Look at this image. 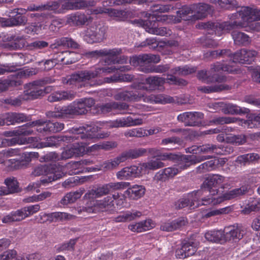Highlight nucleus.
<instances>
[{
	"instance_id": "1",
	"label": "nucleus",
	"mask_w": 260,
	"mask_h": 260,
	"mask_svg": "<svg viewBox=\"0 0 260 260\" xmlns=\"http://www.w3.org/2000/svg\"><path fill=\"white\" fill-rule=\"evenodd\" d=\"M114 98L117 101L128 102H139L142 100L145 103L154 104H166L175 102L173 97L162 94L146 95L145 93L134 92L127 90H121L114 95Z\"/></svg>"
},
{
	"instance_id": "2",
	"label": "nucleus",
	"mask_w": 260,
	"mask_h": 260,
	"mask_svg": "<svg viewBox=\"0 0 260 260\" xmlns=\"http://www.w3.org/2000/svg\"><path fill=\"white\" fill-rule=\"evenodd\" d=\"M160 61V56L152 54H145L134 56L130 58L129 62L134 67H139V70L144 73H164L168 71L170 66L169 64L152 65Z\"/></svg>"
},
{
	"instance_id": "3",
	"label": "nucleus",
	"mask_w": 260,
	"mask_h": 260,
	"mask_svg": "<svg viewBox=\"0 0 260 260\" xmlns=\"http://www.w3.org/2000/svg\"><path fill=\"white\" fill-rule=\"evenodd\" d=\"M71 131L72 133L69 135L62 137L61 140L63 142L73 143L72 145L64 148L60 156L61 159L81 156L85 151L87 142L84 140V135L79 133L77 127L73 128Z\"/></svg>"
},
{
	"instance_id": "4",
	"label": "nucleus",
	"mask_w": 260,
	"mask_h": 260,
	"mask_svg": "<svg viewBox=\"0 0 260 260\" xmlns=\"http://www.w3.org/2000/svg\"><path fill=\"white\" fill-rule=\"evenodd\" d=\"M229 18L234 20L233 24L224 23L220 25L223 31H229L235 27H244L247 22L260 19V10L249 7H243L235 13L229 15Z\"/></svg>"
},
{
	"instance_id": "5",
	"label": "nucleus",
	"mask_w": 260,
	"mask_h": 260,
	"mask_svg": "<svg viewBox=\"0 0 260 260\" xmlns=\"http://www.w3.org/2000/svg\"><path fill=\"white\" fill-rule=\"evenodd\" d=\"M98 69L96 67L87 70L79 71L71 76L62 78L63 84L75 86H92L101 85L103 82L94 81L93 79L98 77Z\"/></svg>"
},
{
	"instance_id": "6",
	"label": "nucleus",
	"mask_w": 260,
	"mask_h": 260,
	"mask_svg": "<svg viewBox=\"0 0 260 260\" xmlns=\"http://www.w3.org/2000/svg\"><path fill=\"white\" fill-rule=\"evenodd\" d=\"M124 201V197L122 193L116 192L112 196H108L102 200L93 201V204H88L87 206L83 207L82 209L78 210V211L79 213L82 211L88 213L105 211L114 206V201L117 206H121Z\"/></svg>"
},
{
	"instance_id": "7",
	"label": "nucleus",
	"mask_w": 260,
	"mask_h": 260,
	"mask_svg": "<svg viewBox=\"0 0 260 260\" xmlns=\"http://www.w3.org/2000/svg\"><path fill=\"white\" fill-rule=\"evenodd\" d=\"M238 69L232 67L231 68L228 67L227 64H223V63L216 62L211 66L209 71L205 70L200 71L198 73V77L199 79L207 82H216L218 83H222L225 81V77L223 76H220L218 74L223 72L228 73H237Z\"/></svg>"
},
{
	"instance_id": "8",
	"label": "nucleus",
	"mask_w": 260,
	"mask_h": 260,
	"mask_svg": "<svg viewBox=\"0 0 260 260\" xmlns=\"http://www.w3.org/2000/svg\"><path fill=\"white\" fill-rule=\"evenodd\" d=\"M162 160H177L175 166L178 172L187 169L191 165L199 163L203 160L212 157L210 155H185L179 157L175 154L164 153L160 156Z\"/></svg>"
},
{
	"instance_id": "9",
	"label": "nucleus",
	"mask_w": 260,
	"mask_h": 260,
	"mask_svg": "<svg viewBox=\"0 0 260 260\" xmlns=\"http://www.w3.org/2000/svg\"><path fill=\"white\" fill-rule=\"evenodd\" d=\"M225 181V177L218 175L214 174L209 176L204 182L200 190L202 197L207 198L215 197L218 193L219 186L224 187L222 183Z\"/></svg>"
},
{
	"instance_id": "10",
	"label": "nucleus",
	"mask_w": 260,
	"mask_h": 260,
	"mask_svg": "<svg viewBox=\"0 0 260 260\" xmlns=\"http://www.w3.org/2000/svg\"><path fill=\"white\" fill-rule=\"evenodd\" d=\"M130 185L128 182H110L100 185L86 192L84 197L87 199L101 198L112 191L124 189Z\"/></svg>"
},
{
	"instance_id": "11",
	"label": "nucleus",
	"mask_w": 260,
	"mask_h": 260,
	"mask_svg": "<svg viewBox=\"0 0 260 260\" xmlns=\"http://www.w3.org/2000/svg\"><path fill=\"white\" fill-rule=\"evenodd\" d=\"M54 82L50 78H46L42 80H36L26 84L24 86V90L21 94L23 100H32L43 96L42 87L44 85Z\"/></svg>"
},
{
	"instance_id": "12",
	"label": "nucleus",
	"mask_w": 260,
	"mask_h": 260,
	"mask_svg": "<svg viewBox=\"0 0 260 260\" xmlns=\"http://www.w3.org/2000/svg\"><path fill=\"white\" fill-rule=\"evenodd\" d=\"M192 4L183 6L180 10L177 11V15H164L158 21L166 22L167 23H178L181 20L187 21L189 22L196 21Z\"/></svg>"
},
{
	"instance_id": "13",
	"label": "nucleus",
	"mask_w": 260,
	"mask_h": 260,
	"mask_svg": "<svg viewBox=\"0 0 260 260\" xmlns=\"http://www.w3.org/2000/svg\"><path fill=\"white\" fill-rule=\"evenodd\" d=\"M165 82L166 79L164 77L157 75L149 76L145 80L140 79L135 81L131 87L136 90L152 91L163 86Z\"/></svg>"
},
{
	"instance_id": "14",
	"label": "nucleus",
	"mask_w": 260,
	"mask_h": 260,
	"mask_svg": "<svg viewBox=\"0 0 260 260\" xmlns=\"http://www.w3.org/2000/svg\"><path fill=\"white\" fill-rule=\"evenodd\" d=\"M105 128L102 124L100 125V122L95 124L86 125V126L77 127L79 133L84 135V140L86 141L87 145L96 139H103L107 138L110 136L109 132H103L98 133L101 128Z\"/></svg>"
},
{
	"instance_id": "15",
	"label": "nucleus",
	"mask_w": 260,
	"mask_h": 260,
	"mask_svg": "<svg viewBox=\"0 0 260 260\" xmlns=\"http://www.w3.org/2000/svg\"><path fill=\"white\" fill-rule=\"evenodd\" d=\"M106 31L105 27L94 23L82 32L81 35L84 41L88 44H93L104 40Z\"/></svg>"
},
{
	"instance_id": "16",
	"label": "nucleus",
	"mask_w": 260,
	"mask_h": 260,
	"mask_svg": "<svg viewBox=\"0 0 260 260\" xmlns=\"http://www.w3.org/2000/svg\"><path fill=\"white\" fill-rule=\"evenodd\" d=\"M258 53L257 52L253 50L241 49L230 56V61L228 63H223V64H227L228 67L229 68L233 67L234 68L238 69V72L237 73H235L234 74H238L240 72V70L235 66V64L237 62L249 63Z\"/></svg>"
},
{
	"instance_id": "17",
	"label": "nucleus",
	"mask_w": 260,
	"mask_h": 260,
	"mask_svg": "<svg viewBox=\"0 0 260 260\" xmlns=\"http://www.w3.org/2000/svg\"><path fill=\"white\" fill-rule=\"evenodd\" d=\"M37 73V71L34 68L18 70L13 74L12 79L4 80L0 81V91L7 90L9 86H17L20 85L22 83L21 79L27 78Z\"/></svg>"
},
{
	"instance_id": "18",
	"label": "nucleus",
	"mask_w": 260,
	"mask_h": 260,
	"mask_svg": "<svg viewBox=\"0 0 260 260\" xmlns=\"http://www.w3.org/2000/svg\"><path fill=\"white\" fill-rule=\"evenodd\" d=\"M201 192L199 190L193 191L187 194L186 197L179 200L175 204V207L180 209L187 206L190 208H197L200 206L205 205L202 204L203 200L207 199L205 197H202Z\"/></svg>"
},
{
	"instance_id": "19",
	"label": "nucleus",
	"mask_w": 260,
	"mask_h": 260,
	"mask_svg": "<svg viewBox=\"0 0 260 260\" xmlns=\"http://www.w3.org/2000/svg\"><path fill=\"white\" fill-rule=\"evenodd\" d=\"M32 126H38L37 131L38 132L42 133L50 132L57 133L61 131L64 128V125L63 123L58 122H51L45 121L43 119H39L31 123Z\"/></svg>"
},
{
	"instance_id": "20",
	"label": "nucleus",
	"mask_w": 260,
	"mask_h": 260,
	"mask_svg": "<svg viewBox=\"0 0 260 260\" xmlns=\"http://www.w3.org/2000/svg\"><path fill=\"white\" fill-rule=\"evenodd\" d=\"M199 242L196 240L184 241L181 247L176 250V256L178 258H184L194 254L198 248Z\"/></svg>"
},
{
	"instance_id": "21",
	"label": "nucleus",
	"mask_w": 260,
	"mask_h": 260,
	"mask_svg": "<svg viewBox=\"0 0 260 260\" xmlns=\"http://www.w3.org/2000/svg\"><path fill=\"white\" fill-rule=\"evenodd\" d=\"M204 118V114L199 112H186L179 114L177 117L179 121L184 123L185 126L198 125L200 120Z\"/></svg>"
},
{
	"instance_id": "22",
	"label": "nucleus",
	"mask_w": 260,
	"mask_h": 260,
	"mask_svg": "<svg viewBox=\"0 0 260 260\" xmlns=\"http://www.w3.org/2000/svg\"><path fill=\"white\" fill-rule=\"evenodd\" d=\"M246 228L242 225H231L224 229L225 242L239 240L246 233Z\"/></svg>"
},
{
	"instance_id": "23",
	"label": "nucleus",
	"mask_w": 260,
	"mask_h": 260,
	"mask_svg": "<svg viewBox=\"0 0 260 260\" xmlns=\"http://www.w3.org/2000/svg\"><path fill=\"white\" fill-rule=\"evenodd\" d=\"M141 170L139 165L126 167L117 172L116 176L119 180H131L142 175Z\"/></svg>"
},
{
	"instance_id": "24",
	"label": "nucleus",
	"mask_w": 260,
	"mask_h": 260,
	"mask_svg": "<svg viewBox=\"0 0 260 260\" xmlns=\"http://www.w3.org/2000/svg\"><path fill=\"white\" fill-rule=\"evenodd\" d=\"M76 115L73 103L67 107L55 108L54 111H48L46 113L48 117L55 118H70Z\"/></svg>"
},
{
	"instance_id": "25",
	"label": "nucleus",
	"mask_w": 260,
	"mask_h": 260,
	"mask_svg": "<svg viewBox=\"0 0 260 260\" xmlns=\"http://www.w3.org/2000/svg\"><path fill=\"white\" fill-rule=\"evenodd\" d=\"M92 20L91 16L80 12L72 13L66 16V23L71 26H82Z\"/></svg>"
},
{
	"instance_id": "26",
	"label": "nucleus",
	"mask_w": 260,
	"mask_h": 260,
	"mask_svg": "<svg viewBox=\"0 0 260 260\" xmlns=\"http://www.w3.org/2000/svg\"><path fill=\"white\" fill-rule=\"evenodd\" d=\"M92 12L94 14L107 13L109 16L118 21H123L126 19L129 15L127 12L124 10H118L110 8H102L94 9Z\"/></svg>"
},
{
	"instance_id": "27",
	"label": "nucleus",
	"mask_w": 260,
	"mask_h": 260,
	"mask_svg": "<svg viewBox=\"0 0 260 260\" xmlns=\"http://www.w3.org/2000/svg\"><path fill=\"white\" fill-rule=\"evenodd\" d=\"M94 104V100L90 98L80 99L73 103L77 115L85 114Z\"/></svg>"
},
{
	"instance_id": "28",
	"label": "nucleus",
	"mask_w": 260,
	"mask_h": 260,
	"mask_svg": "<svg viewBox=\"0 0 260 260\" xmlns=\"http://www.w3.org/2000/svg\"><path fill=\"white\" fill-rule=\"evenodd\" d=\"M53 171L55 172L56 174H57L58 172H60L62 173V175L63 174L61 168L59 167H57L55 166L39 165L34 168L31 172V175L34 176L47 175V177L51 175L53 177L54 175V173H52Z\"/></svg>"
},
{
	"instance_id": "29",
	"label": "nucleus",
	"mask_w": 260,
	"mask_h": 260,
	"mask_svg": "<svg viewBox=\"0 0 260 260\" xmlns=\"http://www.w3.org/2000/svg\"><path fill=\"white\" fill-rule=\"evenodd\" d=\"M155 222L150 218L138 222L130 224L128 228L133 232L141 233L150 230L155 227Z\"/></svg>"
},
{
	"instance_id": "30",
	"label": "nucleus",
	"mask_w": 260,
	"mask_h": 260,
	"mask_svg": "<svg viewBox=\"0 0 260 260\" xmlns=\"http://www.w3.org/2000/svg\"><path fill=\"white\" fill-rule=\"evenodd\" d=\"M26 37L23 35H14L8 37V42L4 44V47L10 50L20 49L25 45Z\"/></svg>"
},
{
	"instance_id": "31",
	"label": "nucleus",
	"mask_w": 260,
	"mask_h": 260,
	"mask_svg": "<svg viewBox=\"0 0 260 260\" xmlns=\"http://www.w3.org/2000/svg\"><path fill=\"white\" fill-rule=\"evenodd\" d=\"M192 6L196 21L206 18L209 12L212 10L211 5L204 3L193 4Z\"/></svg>"
},
{
	"instance_id": "32",
	"label": "nucleus",
	"mask_w": 260,
	"mask_h": 260,
	"mask_svg": "<svg viewBox=\"0 0 260 260\" xmlns=\"http://www.w3.org/2000/svg\"><path fill=\"white\" fill-rule=\"evenodd\" d=\"M128 188L125 191L124 193L127 197L133 200H137L141 198L144 195L146 188L141 185H133L131 184L127 187Z\"/></svg>"
},
{
	"instance_id": "33",
	"label": "nucleus",
	"mask_w": 260,
	"mask_h": 260,
	"mask_svg": "<svg viewBox=\"0 0 260 260\" xmlns=\"http://www.w3.org/2000/svg\"><path fill=\"white\" fill-rule=\"evenodd\" d=\"M186 223L187 220L185 218L180 217L173 221L162 222L160 229L164 231L171 232L181 228Z\"/></svg>"
},
{
	"instance_id": "34",
	"label": "nucleus",
	"mask_w": 260,
	"mask_h": 260,
	"mask_svg": "<svg viewBox=\"0 0 260 260\" xmlns=\"http://www.w3.org/2000/svg\"><path fill=\"white\" fill-rule=\"evenodd\" d=\"M31 123L26 124L18 127L12 131H6L3 135L7 137H13L15 136H28L31 135L34 131L31 128Z\"/></svg>"
},
{
	"instance_id": "35",
	"label": "nucleus",
	"mask_w": 260,
	"mask_h": 260,
	"mask_svg": "<svg viewBox=\"0 0 260 260\" xmlns=\"http://www.w3.org/2000/svg\"><path fill=\"white\" fill-rule=\"evenodd\" d=\"M76 92L72 91H58L51 93L48 98L50 102L61 100H72L76 96Z\"/></svg>"
},
{
	"instance_id": "36",
	"label": "nucleus",
	"mask_w": 260,
	"mask_h": 260,
	"mask_svg": "<svg viewBox=\"0 0 260 260\" xmlns=\"http://www.w3.org/2000/svg\"><path fill=\"white\" fill-rule=\"evenodd\" d=\"M122 53V49L120 48H113L111 49H103L99 50L89 51L86 53L89 57H98L104 56L110 57L116 56Z\"/></svg>"
},
{
	"instance_id": "37",
	"label": "nucleus",
	"mask_w": 260,
	"mask_h": 260,
	"mask_svg": "<svg viewBox=\"0 0 260 260\" xmlns=\"http://www.w3.org/2000/svg\"><path fill=\"white\" fill-rule=\"evenodd\" d=\"M24 211L23 208L16 211H12L4 216L2 221L5 223L20 221L26 218V213Z\"/></svg>"
},
{
	"instance_id": "38",
	"label": "nucleus",
	"mask_w": 260,
	"mask_h": 260,
	"mask_svg": "<svg viewBox=\"0 0 260 260\" xmlns=\"http://www.w3.org/2000/svg\"><path fill=\"white\" fill-rule=\"evenodd\" d=\"M52 173H54L53 177L51 175L49 176L48 178L41 179L40 181L30 183L27 186V189L28 190H35L37 192H39L40 191L39 188L41 186L42 184H44L51 182L52 181L60 179L62 177V173L60 172H58L57 174H56L55 172L53 171Z\"/></svg>"
},
{
	"instance_id": "39",
	"label": "nucleus",
	"mask_w": 260,
	"mask_h": 260,
	"mask_svg": "<svg viewBox=\"0 0 260 260\" xmlns=\"http://www.w3.org/2000/svg\"><path fill=\"white\" fill-rule=\"evenodd\" d=\"M235 199L233 195L232 190L228 191L225 192L221 196L212 197L211 198H208L207 199L203 200L202 204L205 205H215L221 203L224 200H230Z\"/></svg>"
},
{
	"instance_id": "40",
	"label": "nucleus",
	"mask_w": 260,
	"mask_h": 260,
	"mask_svg": "<svg viewBox=\"0 0 260 260\" xmlns=\"http://www.w3.org/2000/svg\"><path fill=\"white\" fill-rule=\"evenodd\" d=\"M175 9V7L172 4H154L151 6L150 9L152 14V18H155L156 21L157 19H160L161 16L156 17V13H169Z\"/></svg>"
},
{
	"instance_id": "41",
	"label": "nucleus",
	"mask_w": 260,
	"mask_h": 260,
	"mask_svg": "<svg viewBox=\"0 0 260 260\" xmlns=\"http://www.w3.org/2000/svg\"><path fill=\"white\" fill-rule=\"evenodd\" d=\"M142 216V213L137 210L127 211L115 217L114 220L116 222H127Z\"/></svg>"
},
{
	"instance_id": "42",
	"label": "nucleus",
	"mask_w": 260,
	"mask_h": 260,
	"mask_svg": "<svg viewBox=\"0 0 260 260\" xmlns=\"http://www.w3.org/2000/svg\"><path fill=\"white\" fill-rule=\"evenodd\" d=\"M35 138L32 137L28 138H22L19 136H15V137L10 139H4L5 146H13L15 145H25L29 144V147L31 148V144Z\"/></svg>"
},
{
	"instance_id": "43",
	"label": "nucleus",
	"mask_w": 260,
	"mask_h": 260,
	"mask_svg": "<svg viewBox=\"0 0 260 260\" xmlns=\"http://www.w3.org/2000/svg\"><path fill=\"white\" fill-rule=\"evenodd\" d=\"M206 239L209 241L224 244L225 243L224 230L208 231L205 234Z\"/></svg>"
},
{
	"instance_id": "44",
	"label": "nucleus",
	"mask_w": 260,
	"mask_h": 260,
	"mask_svg": "<svg viewBox=\"0 0 260 260\" xmlns=\"http://www.w3.org/2000/svg\"><path fill=\"white\" fill-rule=\"evenodd\" d=\"M232 36L236 45L246 46L251 43L250 37L244 32L234 30L232 32Z\"/></svg>"
},
{
	"instance_id": "45",
	"label": "nucleus",
	"mask_w": 260,
	"mask_h": 260,
	"mask_svg": "<svg viewBox=\"0 0 260 260\" xmlns=\"http://www.w3.org/2000/svg\"><path fill=\"white\" fill-rule=\"evenodd\" d=\"M142 175L148 170H156L164 167V164L158 159L151 160L147 162L139 164Z\"/></svg>"
},
{
	"instance_id": "46",
	"label": "nucleus",
	"mask_w": 260,
	"mask_h": 260,
	"mask_svg": "<svg viewBox=\"0 0 260 260\" xmlns=\"http://www.w3.org/2000/svg\"><path fill=\"white\" fill-rule=\"evenodd\" d=\"M33 138L36 139L33 141L32 144H31V148H43L47 147H52L54 146L57 142V140L55 137H49L47 138L46 141L45 142H40L41 139L39 137H35Z\"/></svg>"
},
{
	"instance_id": "47",
	"label": "nucleus",
	"mask_w": 260,
	"mask_h": 260,
	"mask_svg": "<svg viewBox=\"0 0 260 260\" xmlns=\"http://www.w3.org/2000/svg\"><path fill=\"white\" fill-rule=\"evenodd\" d=\"M123 156H122L120 154L113 159L104 161L101 165V167L102 169L105 171L114 170L116 168L120 163L124 162V159H123ZM100 170H102V169Z\"/></svg>"
},
{
	"instance_id": "48",
	"label": "nucleus",
	"mask_w": 260,
	"mask_h": 260,
	"mask_svg": "<svg viewBox=\"0 0 260 260\" xmlns=\"http://www.w3.org/2000/svg\"><path fill=\"white\" fill-rule=\"evenodd\" d=\"M259 209L260 199L250 198L241 212L244 214H248L252 211H258Z\"/></svg>"
},
{
	"instance_id": "49",
	"label": "nucleus",
	"mask_w": 260,
	"mask_h": 260,
	"mask_svg": "<svg viewBox=\"0 0 260 260\" xmlns=\"http://www.w3.org/2000/svg\"><path fill=\"white\" fill-rule=\"evenodd\" d=\"M240 124L245 127L250 128L260 127V113L258 115H252L247 120H241Z\"/></svg>"
},
{
	"instance_id": "50",
	"label": "nucleus",
	"mask_w": 260,
	"mask_h": 260,
	"mask_svg": "<svg viewBox=\"0 0 260 260\" xmlns=\"http://www.w3.org/2000/svg\"><path fill=\"white\" fill-rule=\"evenodd\" d=\"M179 172L175 165L172 167H168L160 170L155 175L158 180H165L167 178L173 177Z\"/></svg>"
},
{
	"instance_id": "51",
	"label": "nucleus",
	"mask_w": 260,
	"mask_h": 260,
	"mask_svg": "<svg viewBox=\"0 0 260 260\" xmlns=\"http://www.w3.org/2000/svg\"><path fill=\"white\" fill-rule=\"evenodd\" d=\"M147 152L146 149L143 148L129 149L128 151H125L121 154L122 156H123V159L124 161L127 159L132 158L134 159L139 157L143 156Z\"/></svg>"
},
{
	"instance_id": "52",
	"label": "nucleus",
	"mask_w": 260,
	"mask_h": 260,
	"mask_svg": "<svg viewBox=\"0 0 260 260\" xmlns=\"http://www.w3.org/2000/svg\"><path fill=\"white\" fill-rule=\"evenodd\" d=\"M78 55L75 52L66 51L61 52L58 57L61 62L69 64L76 62L78 60Z\"/></svg>"
},
{
	"instance_id": "53",
	"label": "nucleus",
	"mask_w": 260,
	"mask_h": 260,
	"mask_svg": "<svg viewBox=\"0 0 260 260\" xmlns=\"http://www.w3.org/2000/svg\"><path fill=\"white\" fill-rule=\"evenodd\" d=\"M199 149L200 152L203 153H214L216 154H225L223 148L213 144H206L199 146Z\"/></svg>"
},
{
	"instance_id": "54",
	"label": "nucleus",
	"mask_w": 260,
	"mask_h": 260,
	"mask_svg": "<svg viewBox=\"0 0 260 260\" xmlns=\"http://www.w3.org/2000/svg\"><path fill=\"white\" fill-rule=\"evenodd\" d=\"M209 2L216 7L230 9L237 6L236 0H209Z\"/></svg>"
},
{
	"instance_id": "55",
	"label": "nucleus",
	"mask_w": 260,
	"mask_h": 260,
	"mask_svg": "<svg viewBox=\"0 0 260 260\" xmlns=\"http://www.w3.org/2000/svg\"><path fill=\"white\" fill-rule=\"evenodd\" d=\"M259 158L257 153H248L238 156L236 158V162L241 165H245L252 161L257 160Z\"/></svg>"
},
{
	"instance_id": "56",
	"label": "nucleus",
	"mask_w": 260,
	"mask_h": 260,
	"mask_svg": "<svg viewBox=\"0 0 260 260\" xmlns=\"http://www.w3.org/2000/svg\"><path fill=\"white\" fill-rule=\"evenodd\" d=\"M229 87L227 85L220 84L211 86H201L198 88V90L206 93H210L215 92H219L223 90L229 89Z\"/></svg>"
},
{
	"instance_id": "57",
	"label": "nucleus",
	"mask_w": 260,
	"mask_h": 260,
	"mask_svg": "<svg viewBox=\"0 0 260 260\" xmlns=\"http://www.w3.org/2000/svg\"><path fill=\"white\" fill-rule=\"evenodd\" d=\"M222 110L225 114H239L247 112L248 109L246 108L242 109L236 105L228 104L225 105Z\"/></svg>"
},
{
	"instance_id": "58",
	"label": "nucleus",
	"mask_w": 260,
	"mask_h": 260,
	"mask_svg": "<svg viewBox=\"0 0 260 260\" xmlns=\"http://www.w3.org/2000/svg\"><path fill=\"white\" fill-rule=\"evenodd\" d=\"M14 13H17V15L14 17H12V21L13 26L17 25H24L27 22V19L25 16L20 15L23 13L24 10L19 9H16L13 10Z\"/></svg>"
},
{
	"instance_id": "59",
	"label": "nucleus",
	"mask_w": 260,
	"mask_h": 260,
	"mask_svg": "<svg viewBox=\"0 0 260 260\" xmlns=\"http://www.w3.org/2000/svg\"><path fill=\"white\" fill-rule=\"evenodd\" d=\"M82 194L81 191H75L68 193L61 200V204L63 205H68L75 202L77 199H79Z\"/></svg>"
},
{
	"instance_id": "60",
	"label": "nucleus",
	"mask_w": 260,
	"mask_h": 260,
	"mask_svg": "<svg viewBox=\"0 0 260 260\" xmlns=\"http://www.w3.org/2000/svg\"><path fill=\"white\" fill-rule=\"evenodd\" d=\"M89 164L90 162L86 160L74 161L69 163L67 166V168L69 170V173L70 175L77 174L80 172L78 169L81 167L82 165H88Z\"/></svg>"
},
{
	"instance_id": "61",
	"label": "nucleus",
	"mask_w": 260,
	"mask_h": 260,
	"mask_svg": "<svg viewBox=\"0 0 260 260\" xmlns=\"http://www.w3.org/2000/svg\"><path fill=\"white\" fill-rule=\"evenodd\" d=\"M5 183L10 194L17 192L19 190L18 182L14 177L7 178L5 180Z\"/></svg>"
},
{
	"instance_id": "62",
	"label": "nucleus",
	"mask_w": 260,
	"mask_h": 260,
	"mask_svg": "<svg viewBox=\"0 0 260 260\" xmlns=\"http://www.w3.org/2000/svg\"><path fill=\"white\" fill-rule=\"evenodd\" d=\"M117 105L116 102H113L102 105H97L95 106L96 113L98 114L103 113L106 114L111 112L113 110H115V106Z\"/></svg>"
},
{
	"instance_id": "63",
	"label": "nucleus",
	"mask_w": 260,
	"mask_h": 260,
	"mask_svg": "<svg viewBox=\"0 0 260 260\" xmlns=\"http://www.w3.org/2000/svg\"><path fill=\"white\" fill-rule=\"evenodd\" d=\"M43 11H49L55 14H60L59 1H50L43 4Z\"/></svg>"
},
{
	"instance_id": "64",
	"label": "nucleus",
	"mask_w": 260,
	"mask_h": 260,
	"mask_svg": "<svg viewBox=\"0 0 260 260\" xmlns=\"http://www.w3.org/2000/svg\"><path fill=\"white\" fill-rule=\"evenodd\" d=\"M124 127H131L141 125L143 123V120L141 118H133L132 116L123 117Z\"/></svg>"
}]
</instances>
